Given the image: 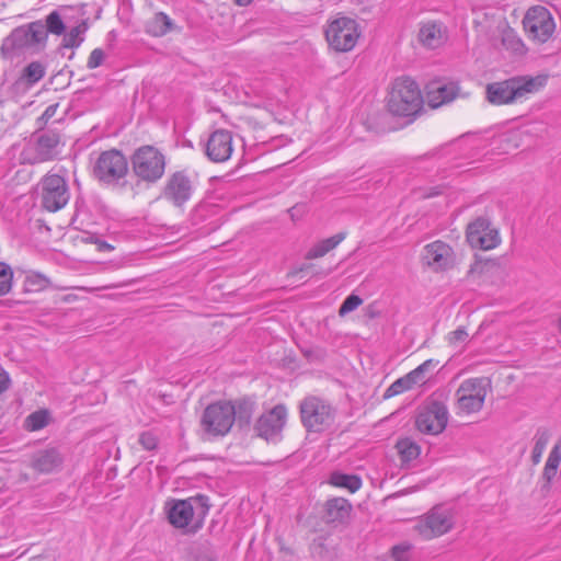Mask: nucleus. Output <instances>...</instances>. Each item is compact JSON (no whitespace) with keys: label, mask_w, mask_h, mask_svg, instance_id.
<instances>
[{"label":"nucleus","mask_w":561,"mask_h":561,"mask_svg":"<svg viewBox=\"0 0 561 561\" xmlns=\"http://www.w3.org/2000/svg\"><path fill=\"white\" fill-rule=\"evenodd\" d=\"M396 447L400 455V459L403 462H410L416 459L421 453L420 446L410 438H403L398 440Z\"/></svg>","instance_id":"nucleus-32"},{"label":"nucleus","mask_w":561,"mask_h":561,"mask_svg":"<svg viewBox=\"0 0 561 561\" xmlns=\"http://www.w3.org/2000/svg\"><path fill=\"white\" fill-rule=\"evenodd\" d=\"M209 505L204 495L192 496L185 500H169L164 504L168 522L185 534H194L202 528Z\"/></svg>","instance_id":"nucleus-1"},{"label":"nucleus","mask_w":561,"mask_h":561,"mask_svg":"<svg viewBox=\"0 0 561 561\" xmlns=\"http://www.w3.org/2000/svg\"><path fill=\"white\" fill-rule=\"evenodd\" d=\"M300 417L309 432L320 433L330 428L335 421V409L325 400L309 396L299 404Z\"/></svg>","instance_id":"nucleus-7"},{"label":"nucleus","mask_w":561,"mask_h":561,"mask_svg":"<svg viewBox=\"0 0 561 561\" xmlns=\"http://www.w3.org/2000/svg\"><path fill=\"white\" fill-rule=\"evenodd\" d=\"M502 45L506 50L515 55H523L526 50L520 37L511 28L502 33Z\"/></svg>","instance_id":"nucleus-34"},{"label":"nucleus","mask_w":561,"mask_h":561,"mask_svg":"<svg viewBox=\"0 0 561 561\" xmlns=\"http://www.w3.org/2000/svg\"><path fill=\"white\" fill-rule=\"evenodd\" d=\"M419 42L426 48L435 49L445 42V30L442 23L427 22L421 25L417 35Z\"/></svg>","instance_id":"nucleus-24"},{"label":"nucleus","mask_w":561,"mask_h":561,"mask_svg":"<svg viewBox=\"0 0 561 561\" xmlns=\"http://www.w3.org/2000/svg\"><path fill=\"white\" fill-rule=\"evenodd\" d=\"M454 525V511L444 505H436L417 519L414 530L423 539L428 540L447 534Z\"/></svg>","instance_id":"nucleus-9"},{"label":"nucleus","mask_w":561,"mask_h":561,"mask_svg":"<svg viewBox=\"0 0 561 561\" xmlns=\"http://www.w3.org/2000/svg\"><path fill=\"white\" fill-rule=\"evenodd\" d=\"M447 422L446 405L439 401H432L419 412L415 425L421 433L437 435L445 430Z\"/></svg>","instance_id":"nucleus-16"},{"label":"nucleus","mask_w":561,"mask_h":561,"mask_svg":"<svg viewBox=\"0 0 561 561\" xmlns=\"http://www.w3.org/2000/svg\"><path fill=\"white\" fill-rule=\"evenodd\" d=\"M345 232H339L328 239L321 240L309 249L306 254V259L314 260L324 256L331 250L335 249L345 239Z\"/></svg>","instance_id":"nucleus-26"},{"label":"nucleus","mask_w":561,"mask_h":561,"mask_svg":"<svg viewBox=\"0 0 561 561\" xmlns=\"http://www.w3.org/2000/svg\"><path fill=\"white\" fill-rule=\"evenodd\" d=\"M139 443L146 450H153L158 445V439L153 433L144 432L139 436Z\"/></svg>","instance_id":"nucleus-44"},{"label":"nucleus","mask_w":561,"mask_h":561,"mask_svg":"<svg viewBox=\"0 0 561 561\" xmlns=\"http://www.w3.org/2000/svg\"><path fill=\"white\" fill-rule=\"evenodd\" d=\"M236 421L242 425H249L255 411V402L250 399H242L234 404Z\"/></svg>","instance_id":"nucleus-33"},{"label":"nucleus","mask_w":561,"mask_h":561,"mask_svg":"<svg viewBox=\"0 0 561 561\" xmlns=\"http://www.w3.org/2000/svg\"><path fill=\"white\" fill-rule=\"evenodd\" d=\"M48 424L47 411H36L31 413L25 420V427L28 431H38Z\"/></svg>","instance_id":"nucleus-36"},{"label":"nucleus","mask_w":561,"mask_h":561,"mask_svg":"<svg viewBox=\"0 0 561 561\" xmlns=\"http://www.w3.org/2000/svg\"><path fill=\"white\" fill-rule=\"evenodd\" d=\"M435 366V363L433 359L425 360L423 364L416 367V369L424 375L425 371H428L431 368Z\"/></svg>","instance_id":"nucleus-48"},{"label":"nucleus","mask_w":561,"mask_h":561,"mask_svg":"<svg viewBox=\"0 0 561 561\" xmlns=\"http://www.w3.org/2000/svg\"><path fill=\"white\" fill-rule=\"evenodd\" d=\"M38 194L42 206L48 211L64 208L69 198L68 183L59 174L47 173L38 183Z\"/></svg>","instance_id":"nucleus-12"},{"label":"nucleus","mask_w":561,"mask_h":561,"mask_svg":"<svg viewBox=\"0 0 561 561\" xmlns=\"http://www.w3.org/2000/svg\"><path fill=\"white\" fill-rule=\"evenodd\" d=\"M72 9L69 7L61 8L60 10H54L46 16V37L48 33L54 35H62L66 31L65 20H68V12Z\"/></svg>","instance_id":"nucleus-25"},{"label":"nucleus","mask_w":561,"mask_h":561,"mask_svg":"<svg viewBox=\"0 0 561 561\" xmlns=\"http://www.w3.org/2000/svg\"><path fill=\"white\" fill-rule=\"evenodd\" d=\"M423 104L419 85L410 78H398L392 83L387 100L388 111L400 117L416 115Z\"/></svg>","instance_id":"nucleus-3"},{"label":"nucleus","mask_w":561,"mask_h":561,"mask_svg":"<svg viewBox=\"0 0 561 561\" xmlns=\"http://www.w3.org/2000/svg\"><path fill=\"white\" fill-rule=\"evenodd\" d=\"M11 380L4 370H0V394L9 389Z\"/></svg>","instance_id":"nucleus-46"},{"label":"nucleus","mask_w":561,"mask_h":561,"mask_svg":"<svg viewBox=\"0 0 561 561\" xmlns=\"http://www.w3.org/2000/svg\"><path fill=\"white\" fill-rule=\"evenodd\" d=\"M325 518L330 524H344L348 520L352 504L344 497H333L325 502Z\"/></svg>","instance_id":"nucleus-23"},{"label":"nucleus","mask_w":561,"mask_h":561,"mask_svg":"<svg viewBox=\"0 0 561 561\" xmlns=\"http://www.w3.org/2000/svg\"><path fill=\"white\" fill-rule=\"evenodd\" d=\"M412 545L402 542L393 546L391 549V557L394 561H411Z\"/></svg>","instance_id":"nucleus-39"},{"label":"nucleus","mask_w":561,"mask_h":561,"mask_svg":"<svg viewBox=\"0 0 561 561\" xmlns=\"http://www.w3.org/2000/svg\"><path fill=\"white\" fill-rule=\"evenodd\" d=\"M61 463L62 457L56 448L38 450L31 460V467L41 473H50Z\"/></svg>","instance_id":"nucleus-22"},{"label":"nucleus","mask_w":561,"mask_h":561,"mask_svg":"<svg viewBox=\"0 0 561 561\" xmlns=\"http://www.w3.org/2000/svg\"><path fill=\"white\" fill-rule=\"evenodd\" d=\"M423 261L434 271H445L454 266L455 253L449 244L437 240L424 247Z\"/></svg>","instance_id":"nucleus-20"},{"label":"nucleus","mask_w":561,"mask_h":561,"mask_svg":"<svg viewBox=\"0 0 561 561\" xmlns=\"http://www.w3.org/2000/svg\"><path fill=\"white\" fill-rule=\"evenodd\" d=\"M523 26L528 38L538 44L547 43L556 31L554 19L543 5H534L526 11Z\"/></svg>","instance_id":"nucleus-10"},{"label":"nucleus","mask_w":561,"mask_h":561,"mask_svg":"<svg viewBox=\"0 0 561 561\" xmlns=\"http://www.w3.org/2000/svg\"><path fill=\"white\" fill-rule=\"evenodd\" d=\"M60 142L61 136L58 131L37 129L21 151V163L34 165L54 160Z\"/></svg>","instance_id":"nucleus-5"},{"label":"nucleus","mask_w":561,"mask_h":561,"mask_svg":"<svg viewBox=\"0 0 561 561\" xmlns=\"http://www.w3.org/2000/svg\"><path fill=\"white\" fill-rule=\"evenodd\" d=\"M133 174L147 184L158 182L165 171V156L153 146H141L130 157Z\"/></svg>","instance_id":"nucleus-6"},{"label":"nucleus","mask_w":561,"mask_h":561,"mask_svg":"<svg viewBox=\"0 0 561 561\" xmlns=\"http://www.w3.org/2000/svg\"><path fill=\"white\" fill-rule=\"evenodd\" d=\"M329 483L336 488L346 489L351 493H355L362 488V479L357 474H347L340 471L331 473Z\"/></svg>","instance_id":"nucleus-28"},{"label":"nucleus","mask_w":561,"mask_h":561,"mask_svg":"<svg viewBox=\"0 0 561 561\" xmlns=\"http://www.w3.org/2000/svg\"><path fill=\"white\" fill-rule=\"evenodd\" d=\"M359 37L357 23L350 18L332 21L325 30V38L334 50L348 51L354 48Z\"/></svg>","instance_id":"nucleus-13"},{"label":"nucleus","mask_w":561,"mask_h":561,"mask_svg":"<svg viewBox=\"0 0 561 561\" xmlns=\"http://www.w3.org/2000/svg\"><path fill=\"white\" fill-rule=\"evenodd\" d=\"M156 20H157V22L163 23V27L160 30V33L161 34L167 33L171 25L170 19L165 14L159 13V14H157Z\"/></svg>","instance_id":"nucleus-47"},{"label":"nucleus","mask_w":561,"mask_h":561,"mask_svg":"<svg viewBox=\"0 0 561 561\" xmlns=\"http://www.w3.org/2000/svg\"><path fill=\"white\" fill-rule=\"evenodd\" d=\"M457 92L458 87L453 82H431L426 87L427 103L431 107L436 108L447 102L453 101L456 98Z\"/></svg>","instance_id":"nucleus-21"},{"label":"nucleus","mask_w":561,"mask_h":561,"mask_svg":"<svg viewBox=\"0 0 561 561\" xmlns=\"http://www.w3.org/2000/svg\"><path fill=\"white\" fill-rule=\"evenodd\" d=\"M118 287V285H106V286H103L102 288H116Z\"/></svg>","instance_id":"nucleus-52"},{"label":"nucleus","mask_w":561,"mask_h":561,"mask_svg":"<svg viewBox=\"0 0 561 561\" xmlns=\"http://www.w3.org/2000/svg\"><path fill=\"white\" fill-rule=\"evenodd\" d=\"M546 83V76L513 77L486 84L485 98L492 105L512 104L528 94L538 92Z\"/></svg>","instance_id":"nucleus-2"},{"label":"nucleus","mask_w":561,"mask_h":561,"mask_svg":"<svg viewBox=\"0 0 561 561\" xmlns=\"http://www.w3.org/2000/svg\"><path fill=\"white\" fill-rule=\"evenodd\" d=\"M102 247H103L104 249H107V250L112 249V247H111L110 244H107V243H103V244H102Z\"/></svg>","instance_id":"nucleus-53"},{"label":"nucleus","mask_w":561,"mask_h":561,"mask_svg":"<svg viewBox=\"0 0 561 561\" xmlns=\"http://www.w3.org/2000/svg\"><path fill=\"white\" fill-rule=\"evenodd\" d=\"M286 417V408L283 404L275 405L259 417L254 428L260 437L266 440L276 439L285 426Z\"/></svg>","instance_id":"nucleus-18"},{"label":"nucleus","mask_w":561,"mask_h":561,"mask_svg":"<svg viewBox=\"0 0 561 561\" xmlns=\"http://www.w3.org/2000/svg\"><path fill=\"white\" fill-rule=\"evenodd\" d=\"M58 106H59L58 103L47 106V108L44 111V113L36 121L37 129L46 130L45 126L55 116V114L58 110Z\"/></svg>","instance_id":"nucleus-42"},{"label":"nucleus","mask_w":561,"mask_h":561,"mask_svg":"<svg viewBox=\"0 0 561 561\" xmlns=\"http://www.w3.org/2000/svg\"><path fill=\"white\" fill-rule=\"evenodd\" d=\"M404 377L411 387L416 383L424 382V375H422L416 368L407 374Z\"/></svg>","instance_id":"nucleus-45"},{"label":"nucleus","mask_w":561,"mask_h":561,"mask_svg":"<svg viewBox=\"0 0 561 561\" xmlns=\"http://www.w3.org/2000/svg\"><path fill=\"white\" fill-rule=\"evenodd\" d=\"M488 386V381L483 378L463 380L456 391L459 410L466 414L479 412L483 408Z\"/></svg>","instance_id":"nucleus-14"},{"label":"nucleus","mask_w":561,"mask_h":561,"mask_svg":"<svg viewBox=\"0 0 561 561\" xmlns=\"http://www.w3.org/2000/svg\"><path fill=\"white\" fill-rule=\"evenodd\" d=\"M89 25L87 20L72 27L68 33L64 35L62 46L66 48H78L84 41L83 35L88 31Z\"/></svg>","instance_id":"nucleus-30"},{"label":"nucleus","mask_w":561,"mask_h":561,"mask_svg":"<svg viewBox=\"0 0 561 561\" xmlns=\"http://www.w3.org/2000/svg\"><path fill=\"white\" fill-rule=\"evenodd\" d=\"M309 267H310V265L305 264V265H302V266L299 268V272H302V271H305V270H308Z\"/></svg>","instance_id":"nucleus-51"},{"label":"nucleus","mask_w":561,"mask_h":561,"mask_svg":"<svg viewBox=\"0 0 561 561\" xmlns=\"http://www.w3.org/2000/svg\"><path fill=\"white\" fill-rule=\"evenodd\" d=\"M205 152L208 159L213 162L220 163L229 160L233 152V138L231 131L217 129L211 133L206 142Z\"/></svg>","instance_id":"nucleus-19"},{"label":"nucleus","mask_w":561,"mask_h":561,"mask_svg":"<svg viewBox=\"0 0 561 561\" xmlns=\"http://www.w3.org/2000/svg\"><path fill=\"white\" fill-rule=\"evenodd\" d=\"M363 304V299L357 295H350L346 297V299L343 301L339 309L340 316H345L346 313H350L357 309Z\"/></svg>","instance_id":"nucleus-40"},{"label":"nucleus","mask_w":561,"mask_h":561,"mask_svg":"<svg viewBox=\"0 0 561 561\" xmlns=\"http://www.w3.org/2000/svg\"><path fill=\"white\" fill-rule=\"evenodd\" d=\"M236 421L234 404L231 401H217L209 404L202 415L201 425L211 436H225Z\"/></svg>","instance_id":"nucleus-8"},{"label":"nucleus","mask_w":561,"mask_h":561,"mask_svg":"<svg viewBox=\"0 0 561 561\" xmlns=\"http://www.w3.org/2000/svg\"><path fill=\"white\" fill-rule=\"evenodd\" d=\"M551 438V433L548 428L540 427L534 436V448L531 453V460L535 465L539 463L541 456Z\"/></svg>","instance_id":"nucleus-31"},{"label":"nucleus","mask_w":561,"mask_h":561,"mask_svg":"<svg viewBox=\"0 0 561 561\" xmlns=\"http://www.w3.org/2000/svg\"><path fill=\"white\" fill-rule=\"evenodd\" d=\"M447 340L451 346L461 347L468 340V332L463 328H458L448 334Z\"/></svg>","instance_id":"nucleus-41"},{"label":"nucleus","mask_w":561,"mask_h":561,"mask_svg":"<svg viewBox=\"0 0 561 561\" xmlns=\"http://www.w3.org/2000/svg\"><path fill=\"white\" fill-rule=\"evenodd\" d=\"M486 265V263L483 262H476L472 266L470 272L471 273H481L483 270V266Z\"/></svg>","instance_id":"nucleus-49"},{"label":"nucleus","mask_w":561,"mask_h":561,"mask_svg":"<svg viewBox=\"0 0 561 561\" xmlns=\"http://www.w3.org/2000/svg\"><path fill=\"white\" fill-rule=\"evenodd\" d=\"M45 44V25L42 21H35L12 30L2 41L0 53L3 57H12L24 49L43 47Z\"/></svg>","instance_id":"nucleus-4"},{"label":"nucleus","mask_w":561,"mask_h":561,"mask_svg":"<svg viewBox=\"0 0 561 561\" xmlns=\"http://www.w3.org/2000/svg\"><path fill=\"white\" fill-rule=\"evenodd\" d=\"M13 273L11 267L0 262V296L8 294L12 286Z\"/></svg>","instance_id":"nucleus-37"},{"label":"nucleus","mask_w":561,"mask_h":561,"mask_svg":"<svg viewBox=\"0 0 561 561\" xmlns=\"http://www.w3.org/2000/svg\"><path fill=\"white\" fill-rule=\"evenodd\" d=\"M104 59H105L104 50L101 48H95L91 51V54L89 56L87 67L89 69H95L104 62Z\"/></svg>","instance_id":"nucleus-43"},{"label":"nucleus","mask_w":561,"mask_h":561,"mask_svg":"<svg viewBox=\"0 0 561 561\" xmlns=\"http://www.w3.org/2000/svg\"><path fill=\"white\" fill-rule=\"evenodd\" d=\"M411 388L412 387L410 386V383L408 382V380L403 376V377L397 379L394 382H392L387 388V390L383 393V398L388 399V398L394 397V396L400 394V393H402V392H404L407 390H410Z\"/></svg>","instance_id":"nucleus-38"},{"label":"nucleus","mask_w":561,"mask_h":561,"mask_svg":"<svg viewBox=\"0 0 561 561\" xmlns=\"http://www.w3.org/2000/svg\"><path fill=\"white\" fill-rule=\"evenodd\" d=\"M46 73V68L41 61L30 62L22 71L16 83L30 88L41 81Z\"/></svg>","instance_id":"nucleus-27"},{"label":"nucleus","mask_w":561,"mask_h":561,"mask_svg":"<svg viewBox=\"0 0 561 561\" xmlns=\"http://www.w3.org/2000/svg\"><path fill=\"white\" fill-rule=\"evenodd\" d=\"M194 192V183L184 171L172 173L163 187L162 197L176 207H182Z\"/></svg>","instance_id":"nucleus-17"},{"label":"nucleus","mask_w":561,"mask_h":561,"mask_svg":"<svg viewBox=\"0 0 561 561\" xmlns=\"http://www.w3.org/2000/svg\"><path fill=\"white\" fill-rule=\"evenodd\" d=\"M238 5L245 7L252 2V0H234Z\"/></svg>","instance_id":"nucleus-50"},{"label":"nucleus","mask_w":561,"mask_h":561,"mask_svg":"<svg viewBox=\"0 0 561 561\" xmlns=\"http://www.w3.org/2000/svg\"><path fill=\"white\" fill-rule=\"evenodd\" d=\"M561 462V442L557 443L552 449L550 450V454L548 456V459L546 461L542 477L546 480V482L549 484L553 478L557 476L558 467Z\"/></svg>","instance_id":"nucleus-29"},{"label":"nucleus","mask_w":561,"mask_h":561,"mask_svg":"<svg viewBox=\"0 0 561 561\" xmlns=\"http://www.w3.org/2000/svg\"><path fill=\"white\" fill-rule=\"evenodd\" d=\"M50 282L45 275L32 272L25 276L24 290L26 293H38L48 288Z\"/></svg>","instance_id":"nucleus-35"},{"label":"nucleus","mask_w":561,"mask_h":561,"mask_svg":"<svg viewBox=\"0 0 561 561\" xmlns=\"http://www.w3.org/2000/svg\"><path fill=\"white\" fill-rule=\"evenodd\" d=\"M466 238L472 248L484 251L492 250L501 243L499 230L484 217H479L468 225Z\"/></svg>","instance_id":"nucleus-15"},{"label":"nucleus","mask_w":561,"mask_h":561,"mask_svg":"<svg viewBox=\"0 0 561 561\" xmlns=\"http://www.w3.org/2000/svg\"><path fill=\"white\" fill-rule=\"evenodd\" d=\"M127 173L128 161L116 149L101 152L93 165V175L105 184H117Z\"/></svg>","instance_id":"nucleus-11"}]
</instances>
